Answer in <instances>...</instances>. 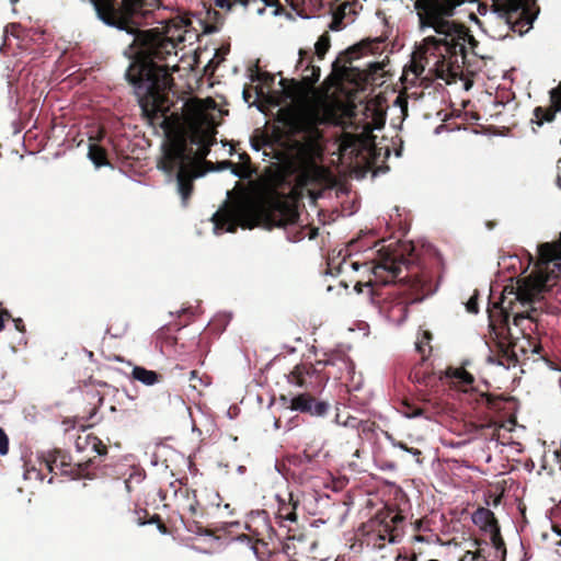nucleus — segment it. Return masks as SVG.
Wrapping results in <instances>:
<instances>
[{"instance_id":"b1692460","label":"nucleus","mask_w":561,"mask_h":561,"mask_svg":"<svg viewBox=\"0 0 561 561\" xmlns=\"http://www.w3.org/2000/svg\"><path fill=\"white\" fill-rule=\"evenodd\" d=\"M131 377L146 385V386H152L160 381H162L163 376L154 370L146 369L141 366H135L131 371Z\"/></svg>"},{"instance_id":"e2e57ef3","label":"nucleus","mask_w":561,"mask_h":561,"mask_svg":"<svg viewBox=\"0 0 561 561\" xmlns=\"http://www.w3.org/2000/svg\"><path fill=\"white\" fill-rule=\"evenodd\" d=\"M495 221H486L488 229H493L495 227Z\"/></svg>"},{"instance_id":"a19ab883","label":"nucleus","mask_w":561,"mask_h":561,"mask_svg":"<svg viewBox=\"0 0 561 561\" xmlns=\"http://www.w3.org/2000/svg\"><path fill=\"white\" fill-rule=\"evenodd\" d=\"M466 309L470 313H478L479 312L478 293L472 295L470 297V299L467 301Z\"/></svg>"},{"instance_id":"20e7f679","label":"nucleus","mask_w":561,"mask_h":561,"mask_svg":"<svg viewBox=\"0 0 561 561\" xmlns=\"http://www.w3.org/2000/svg\"><path fill=\"white\" fill-rule=\"evenodd\" d=\"M214 128L195 124L187 138L179 136L163 146L158 168L167 175L175 178L176 192L183 207L188 205L194 192V180L199 176V162L208 156L210 147L216 142Z\"/></svg>"},{"instance_id":"13d9d810","label":"nucleus","mask_w":561,"mask_h":561,"mask_svg":"<svg viewBox=\"0 0 561 561\" xmlns=\"http://www.w3.org/2000/svg\"><path fill=\"white\" fill-rule=\"evenodd\" d=\"M0 313H2L3 320L12 318L11 313L8 310H1Z\"/></svg>"},{"instance_id":"473e14b6","label":"nucleus","mask_w":561,"mask_h":561,"mask_svg":"<svg viewBox=\"0 0 561 561\" xmlns=\"http://www.w3.org/2000/svg\"><path fill=\"white\" fill-rule=\"evenodd\" d=\"M376 423L369 420H362L358 425L357 432L360 438L369 439L370 436L375 433Z\"/></svg>"},{"instance_id":"603ef678","label":"nucleus","mask_w":561,"mask_h":561,"mask_svg":"<svg viewBox=\"0 0 561 561\" xmlns=\"http://www.w3.org/2000/svg\"><path fill=\"white\" fill-rule=\"evenodd\" d=\"M318 233H319V228L312 227V228L309 229L308 238L310 240H313V239H316L318 237Z\"/></svg>"},{"instance_id":"9d476101","label":"nucleus","mask_w":561,"mask_h":561,"mask_svg":"<svg viewBox=\"0 0 561 561\" xmlns=\"http://www.w3.org/2000/svg\"><path fill=\"white\" fill-rule=\"evenodd\" d=\"M288 380L311 393L321 391L325 387L329 376H325L324 368L318 366V362L316 364L301 363L290 371Z\"/></svg>"},{"instance_id":"2f4dec72","label":"nucleus","mask_w":561,"mask_h":561,"mask_svg":"<svg viewBox=\"0 0 561 561\" xmlns=\"http://www.w3.org/2000/svg\"><path fill=\"white\" fill-rule=\"evenodd\" d=\"M476 545L478 546L477 550L473 551H466V553L460 558L459 561H485L484 552L485 548H482V543L480 541H476Z\"/></svg>"},{"instance_id":"39448f33","label":"nucleus","mask_w":561,"mask_h":561,"mask_svg":"<svg viewBox=\"0 0 561 561\" xmlns=\"http://www.w3.org/2000/svg\"><path fill=\"white\" fill-rule=\"evenodd\" d=\"M279 122L290 141L295 171L301 178H309L318 168L317 160L322 157L323 134L319 126L323 119L320 113L313 108H283Z\"/></svg>"},{"instance_id":"37998d69","label":"nucleus","mask_w":561,"mask_h":561,"mask_svg":"<svg viewBox=\"0 0 561 561\" xmlns=\"http://www.w3.org/2000/svg\"><path fill=\"white\" fill-rule=\"evenodd\" d=\"M343 26V15H334L331 23L329 24V28L331 31H340Z\"/></svg>"},{"instance_id":"a878e982","label":"nucleus","mask_w":561,"mask_h":561,"mask_svg":"<svg viewBox=\"0 0 561 561\" xmlns=\"http://www.w3.org/2000/svg\"><path fill=\"white\" fill-rule=\"evenodd\" d=\"M447 376L455 379L457 385L462 388L463 391H468V387L474 382L473 376L463 368L449 369Z\"/></svg>"},{"instance_id":"c03bdc74","label":"nucleus","mask_w":561,"mask_h":561,"mask_svg":"<svg viewBox=\"0 0 561 561\" xmlns=\"http://www.w3.org/2000/svg\"><path fill=\"white\" fill-rule=\"evenodd\" d=\"M268 140L265 136H262L260 139L252 138L251 145L252 148L256 151L261 150V148L265 145H267Z\"/></svg>"},{"instance_id":"4be33fe9","label":"nucleus","mask_w":561,"mask_h":561,"mask_svg":"<svg viewBox=\"0 0 561 561\" xmlns=\"http://www.w3.org/2000/svg\"><path fill=\"white\" fill-rule=\"evenodd\" d=\"M278 501V508L276 517L280 522H290L296 523L297 522V507L299 505V500L294 499L293 493H288L287 499H283L282 496L277 495Z\"/></svg>"},{"instance_id":"7ed1b4c3","label":"nucleus","mask_w":561,"mask_h":561,"mask_svg":"<svg viewBox=\"0 0 561 561\" xmlns=\"http://www.w3.org/2000/svg\"><path fill=\"white\" fill-rule=\"evenodd\" d=\"M537 254L535 271L518 284L516 291L514 288L508 291L514 297L508 299L505 289L501 300L488 309L492 327L508 329L511 317L516 327H522L525 320L538 325L540 307L536 304L541 305V301L537 298L561 276V232L559 240L538 244Z\"/></svg>"},{"instance_id":"4c0bfd02","label":"nucleus","mask_w":561,"mask_h":561,"mask_svg":"<svg viewBox=\"0 0 561 561\" xmlns=\"http://www.w3.org/2000/svg\"><path fill=\"white\" fill-rule=\"evenodd\" d=\"M190 386L195 389V390H198L199 388L206 386L207 383L203 380V377H201L198 375V371L197 370H191L190 371Z\"/></svg>"},{"instance_id":"a211bd4d","label":"nucleus","mask_w":561,"mask_h":561,"mask_svg":"<svg viewBox=\"0 0 561 561\" xmlns=\"http://www.w3.org/2000/svg\"><path fill=\"white\" fill-rule=\"evenodd\" d=\"M179 506L187 512L192 517H203L206 514V507L203 505L197 495V490L188 486H181L175 492Z\"/></svg>"},{"instance_id":"09e8293b","label":"nucleus","mask_w":561,"mask_h":561,"mask_svg":"<svg viewBox=\"0 0 561 561\" xmlns=\"http://www.w3.org/2000/svg\"><path fill=\"white\" fill-rule=\"evenodd\" d=\"M178 343V337L176 336H172V335H165L163 337V344L165 347H173L175 346Z\"/></svg>"},{"instance_id":"58836bf2","label":"nucleus","mask_w":561,"mask_h":561,"mask_svg":"<svg viewBox=\"0 0 561 561\" xmlns=\"http://www.w3.org/2000/svg\"><path fill=\"white\" fill-rule=\"evenodd\" d=\"M43 469H45V468L42 465H41L39 469H36L35 467L26 468L25 473H24L25 479H27V480H32V479L43 480L44 479Z\"/></svg>"},{"instance_id":"c9c22d12","label":"nucleus","mask_w":561,"mask_h":561,"mask_svg":"<svg viewBox=\"0 0 561 561\" xmlns=\"http://www.w3.org/2000/svg\"><path fill=\"white\" fill-rule=\"evenodd\" d=\"M360 421L362 420H359L355 416H352V415H348L344 421H341L339 413L335 414V419H334V422L336 424L342 425L344 427L354 428L356 431L358 428V425L360 424Z\"/></svg>"},{"instance_id":"49530a36","label":"nucleus","mask_w":561,"mask_h":561,"mask_svg":"<svg viewBox=\"0 0 561 561\" xmlns=\"http://www.w3.org/2000/svg\"><path fill=\"white\" fill-rule=\"evenodd\" d=\"M387 437L391 440L394 447H398L407 453H409L410 448L405 443L396 440L391 435H387Z\"/></svg>"},{"instance_id":"3c124183","label":"nucleus","mask_w":561,"mask_h":561,"mask_svg":"<svg viewBox=\"0 0 561 561\" xmlns=\"http://www.w3.org/2000/svg\"><path fill=\"white\" fill-rule=\"evenodd\" d=\"M14 327L20 332H25V324L21 318L13 319Z\"/></svg>"},{"instance_id":"e433bc0d","label":"nucleus","mask_w":561,"mask_h":561,"mask_svg":"<svg viewBox=\"0 0 561 561\" xmlns=\"http://www.w3.org/2000/svg\"><path fill=\"white\" fill-rule=\"evenodd\" d=\"M251 0H215V4L221 9L231 10L234 4L247 7Z\"/></svg>"},{"instance_id":"6e6552de","label":"nucleus","mask_w":561,"mask_h":561,"mask_svg":"<svg viewBox=\"0 0 561 561\" xmlns=\"http://www.w3.org/2000/svg\"><path fill=\"white\" fill-rule=\"evenodd\" d=\"M407 526V517L397 505H385L359 528L360 546L382 549L387 543L398 542Z\"/></svg>"},{"instance_id":"774afa93","label":"nucleus","mask_w":561,"mask_h":561,"mask_svg":"<svg viewBox=\"0 0 561 561\" xmlns=\"http://www.w3.org/2000/svg\"><path fill=\"white\" fill-rule=\"evenodd\" d=\"M255 92H256V94H257V95H260L263 91H262V89H261V88L255 87Z\"/></svg>"},{"instance_id":"79ce46f5","label":"nucleus","mask_w":561,"mask_h":561,"mask_svg":"<svg viewBox=\"0 0 561 561\" xmlns=\"http://www.w3.org/2000/svg\"><path fill=\"white\" fill-rule=\"evenodd\" d=\"M410 378L415 382L427 385V382H428L427 379H430L431 376L426 375V374L421 375V373L419 370H414L413 373H411Z\"/></svg>"},{"instance_id":"ea45409f","label":"nucleus","mask_w":561,"mask_h":561,"mask_svg":"<svg viewBox=\"0 0 561 561\" xmlns=\"http://www.w3.org/2000/svg\"><path fill=\"white\" fill-rule=\"evenodd\" d=\"M9 453V437L0 427V455L5 456Z\"/></svg>"},{"instance_id":"680f3d73","label":"nucleus","mask_w":561,"mask_h":561,"mask_svg":"<svg viewBox=\"0 0 561 561\" xmlns=\"http://www.w3.org/2000/svg\"><path fill=\"white\" fill-rule=\"evenodd\" d=\"M4 329V320L2 313H0V331Z\"/></svg>"},{"instance_id":"0e129e2a","label":"nucleus","mask_w":561,"mask_h":561,"mask_svg":"<svg viewBox=\"0 0 561 561\" xmlns=\"http://www.w3.org/2000/svg\"><path fill=\"white\" fill-rule=\"evenodd\" d=\"M416 347H417V351H419L422 355H424V351H425V350H424L423 345H422V344H416Z\"/></svg>"},{"instance_id":"69168bd1","label":"nucleus","mask_w":561,"mask_h":561,"mask_svg":"<svg viewBox=\"0 0 561 561\" xmlns=\"http://www.w3.org/2000/svg\"><path fill=\"white\" fill-rule=\"evenodd\" d=\"M306 0H293V5H298L299 3H305Z\"/></svg>"},{"instance_id":"338daca9","label":"nucleus","mask_w":561,"mask_h":561,"mask_svg":"<svg viewBox=\"0 0 561 561\" xmlns=\"http://www.w3.org/2000/svg\"><path fill=\"white\" fill-rule=\"evenodd\" d=\"M275 427H276V428H279V427H280V420H279V419H277V420L275 421Z\"/></svg>"},{"instance_id":"052dcab7","label":"nucleus","mask_w":561,"mask_h":561,"mask_svg":"<svg viewBox=\"0 0 561 561\" xmlns=\"http://www.w3.org/2000/svg\"><path fill=\"white\" fill-rule=\"evenodd\" d=\"M265 2L266 5H274L275 3H278V0H263Z\"/></svg>"},{"instance_id":"72a5a7b5","label":"nucleus","mask_w":561,"mask_h":561,"mask_svg":"<svg viewBox=\"0 0 561 561\" xmlns=\"http://www.w3.org/2000/svg\"><path fill=\"white\" fill-rule=\"evenodd\" d=\"M403 414L408 417H419L425 415V410L414 403L403 402Z\"/></svg>"},{"instance_id":"f257e3e1","label":"nucleus","mask_w":561,"mask_h":561,"mask_svg":"<svg viewBox=\"0 0 561 561\" xmlns=\"http://www.w3.org/2000/svg\"><path fill=\"white\" fill-rule=\"evenodd\" d=\"M348 267L355 272L363 270V274L369 276L367 280H355L356 293L367 288L374 304H379V297L383 296L380 308L396 323L407 319L411 304L422 301L433 293L430 274L419 265L412 252L408 256L386 253L376 264L373 260L353 261L350 253L348 259L341 262L339 273Z\"/></svg>"},{"instance_id":"de8ad7c7","label":"nucleus","mask_w":561,"mask_h":561,"mask_svg":"<svg viewBox=\"0 0 561 561\" xmlns=\"http://www.w3.org/2000/svg\"><path fill=\"white\" fill-rule=\"evenodd\" d=\"M104 401V398L103 397H99L98 399V404L94 405L91 411L89 412V415H88V420L91 421L95 417L96 413H98V410H99V407L103 403Z\"/></svg>"},{"instance_id":"cd10ccee","label":"nucleus","mask_w":561,"mask_h":561,"mask_svg":"<svg viewBox=\"0 0 561 561\" xmlns=\"http://www.w3.org/2000/svg\"><path fill=\"white\" fill-rule=\"evenodd\" d=\"M482 548H485L484 560L485 561H505L506 559V546L502 539L501 550L495 549V545L484 541Z\"/></svg>"},{"instance_id":"9b49d317","label":"nucleus","mask_w":561,"mask_h":561,"mask_svg":"<svg viewBox=\"0 0 561 561\" xmlns=\"http://www.w3.org/2000/svg\"><path fill=\"white\" fill-rule=\"evenodd\" d=\"M296 68H301V80L282 79L279 83L284 89H287V84H290L294 89L293 93H299L302 90L313 88V85L319 81L321 69L319 66L313 65V57L310 50L299 49V59Z\"/></svg>"},{"instance_id":"ddd939ff","label":"nucleus","mask_w":561,"mask_h":561,"mask_svg":"<svg viewBox=\"0 0 561 561\" xmlns=\"http://www.w3.org/2000/svg\"><path fill=\"white\" fill-rule=\"evenodd\" d=\"M314 393L304 392L293 397L289 400L288 408L314 417H325L331 412L332 404L329 401L317 398Z\"/></svg>"},{"instance_id":"bb28decb","label":"nucleus","mask_w":561,"mask_h":561,"mask_svg":"<svg viewBox=\"0 0 561 561\" xmlns=\"http://www.w3.org/2000/svg\"><path fill=\"white\" fill-rule=\"evenodd\" d=\"M134 520L139 525L146 524H157L158 528L162 531H167V527L159 515L154 514L149 517V513L147 510H139L134 513Z\"/></svg>"},{"instance_id":"4d7b16f0","label":"nucleus","mask_w":561,"mask_h":561,"mask_svg":"<svg viewBox=\"0 0 561 561\" xmlns=\"http://www.w3.org/2000/svg\"><path fill=\"white\" fill-rule=\"evenodd\" d=\"M397 561H416V557L408 558V557H399Z\"/></svg>"},{"instance_id":"6ab92c4d","label":"nucleus","mask_w":561,"mask_h":561,"mask_svg":"<svg viewBox=\"0 0 561 561\" xmlns=\"http://www.w3.org/2000/svg\"><path fill=\"white\" fill-rule=\"evenodd\" d=\"M75 446L78 451L94 453V457L107 454V446L92 433L79 434L75 440Z\"/></svg>"},{"instance_id":"423d86ee","label":"nucleus","mask_w":561,"mask_h":561,"mask_svg":"<svg viewBox=\"0 0 561 561\" xmlns=\"http://www.w3.org/2000/svg\"><path fill=\"white\" fill-rule=\"evenodd\" d=\"M299 218L297 208L283 199H273L267 204L251 201H238L225 205L213 215L215 230L236 232L238 227L252 229L263 226L266 229L286 227Z\"/></svg>"},{"instance_id":"0eeeda50","label":"nucleus","mask_w":561,"mask_h":561,"mask_svg":"<svg viewBox=\"0 0 561 561\" xmlns=\"http://www.w3.org/2000/svg\"><path fill=\"white\" fill-rule=\"evenodd\" d=\"M247 538L251 548L260 561H270V558L282 549L288 557V561H298L297 556L305 551L304 541L295 536H288L285 541H280L271 525L265 511L252 513L245 522Z\"/></svg>"},{"instance_id":"7c9ffc66","label":"nucleus","mask_w":561,"mask_h":561,"mask_svg":"<svg viewBox=\"0 0 561 561\" xmlns=\"http://www.w3.org/2000/svg\"><path fill=\"white\" fill-rule=\"evenodd\" d=\"M331 47V38L328 32H324L314 45V54L319 59H323Z\"/></svg>"},{"instance_id":"bf43d9fd","label":"nucleus","mask_w":561,"mask_h":561,"mask_svg":"<svg viewBox=\"0 0 561 561\" xmlns=\"http://www.w3.org/2000/svg\"><path fill=\"white\" fill-rule=\"evenodd\" d=\"M423 70H424V66L423 65H421L420 67L417 65H415L414 72L421 73Z\"/></svg>"},{"instance_id":"8fccbe9b","label":"nucleus","mask_w":561,"mask_h":561,"mask_svg":"<svg viewBox=\"0 0 561 561\" xmlns=\"http://www.w3.org/2000/svg\"><path fill=\"white\" fill-rule=\"evenodd\" d=\"M409 453H410L413 457H415V459H416V461H417L419 463H422V459H421L422 451H421L420 449L414 448V447H411V448H410V450H409Z\"/></svg>"},{"instance_id":"4468645a","label":"nucleus","mask_w":561,"mask_h":561,"mask_svg":"<svg viewBox=\"0 0 561 561\" xmlns=\"http://www.w3.org/2000/svg\"><path fill=\"white\" fill-rule=\"evenodd\" d=\"M318 366L324 368L329 379L335 380L347 379L354 371V363L343 353L332 354L324 360H318Z\"/></svg>"},{"instance_id":"f03ea898","label":"nucleus","mask_w":561,"mask_h":561,"mask_svg":"<svg viewBox=\"0 0 561 561\" xmlns=\"http://www.w3.org/2000/svg\"><path fill=\"white\" fill-rule=\"evenodd\" d=\"M461 0H415L414 8L420 30L433 28L438 36L425 37L415 55L426 65L433 64L435 73L444 79L455 76L465 65L468 46L478 41L462 23L449 20Z\"/></svg>"},{"instance_id":"dca6fc26","label":"nucleus","mask_w":561,"mask_h":561,"mask_svg":"<svg viewBox=\"0 0 561 561\" xmlns=\"http://www.w3.org/2000/svg\"><path fill=\"white\" fill-rule=\"evenodd\" d=\"M472 520L482 530L489 533L490 540L495 545V549L501 550L502 535L494 513L489 508L479 507L473 513Z\"/></svg>"},{"instance_id":"f3484780","label":"nucleus","mask_w":561,"mask_h":561,"mask_svg":"<svg viewBox=\"0 0 561 561\" xmlns=\"http://www.w3.org/2000/svg\"><path fill=\"white\" fill-rule=\"evenodd\" d=\"M289 462L293 466V477L297 479L299 483H308L316 477L318 461L307 451L294 456Z\"/></svg>"},{"instance_id":"6e6d98bb","label":"nucleus","mask_w":561,"mask_h":561,"mask_svg":"<svg viewBox=\"0 0 561 561\" xmlns=\"http://www.w3.org/2000/svg\"><path fill=\"white\" fill-rule=\"evenodd\" d=\"M251 98H252V95H251V93H250L249 89H248V88H245V89L243 90V99H244V101H245V102H248V103H250V99H251Z\"/></svg>"},{"instance_id":"864d4df0","label":"nucleus","mask_w":561,"mask_h":561,"mask_svg":"<svg viewBox=\"0 0 561 561\" xmlns=\"http://www.w3.org/2000/svg\"><path fill=\"white\" fill-rule=\"evenodd\" d=\"M557 184L559 185V187H561V159H559V161H558Z\"/></svg>"},{"instance_id":"aec40b11","label":"nucleus","mask_w":561,"mask_h":561,"mask_svg":"<svg viewBox=\"0 0 561 561\" xmlns=\"http://www.w3.org/2000/svg\"><path fill=\"white\" fill-rule=\"evenodd\" d=\"M153 405L157 411L170 414L176 410H182L185 407V402L181 396L172 394L167 390L154 398Z\"/></svg>"},{"instance_id":"393cba45","label":"nucleus","mask_w":561,"mask_h":561,"mask_svg":"<svg viewBox=\"0 0 561 561\" xmlns=\"http://www.w3.org/2000/svg\"><path fill=\"white\" fill-rule=\"evenodd\" d=\"M476 401L478 404L485 405V408L490 411L499 412L504 409L506 399L503 396L479 392L476 393Z\"/></svg>"},{"instance_id":"5701e85b","label":"nucleus","mask_w":561,"mask_h":561,"mask_svg":"<svg viewBox=\"0 0 561 561\" xmlns=\"http://www.w3.org/2000/svg\"><path fill=\"white\" fill-rule=\"evenodd\" d=\"M239 163H233L232 161H225L224 165L229 167L231 169V172L240 179L250 176L252 174L250 156L247 152H242L239 154Z\"/></svg>"},{"instance_id":"1a4fd4ad","label":"nucleus","mask_w":561,"mask_h":561,"mask_svg":"<svg viewBox=\"0 0 561 561\" xmlns=\"http://www.w3.org/2000/svg\"><path fill=\"white\" fill-rule=\"evenodd\" d=\"M91 463H93V459L89 458L85 462L72 465L71 457L61 449L48 451L39 462L50 473H60L72 478L88 474L87 470Z\"/></svg>"},{"instance_id":"a18cd8bd","label":"nucleus","mask_w":561,"mask_h":561,"mask_svg":"<svg viewBox=\"0 0 561 561\" xmlns=\"http://www.w3.org/2000/svg\"><path fill=\"white\" fill-rule=\"evenodd\" d=\"M528 346L531 347V352L535 354H540L542 351V346L539 342L533 340L531 337L527 339Z\"/></svg>"},{"instance_id":"c756f323","label":"nucleus","mask_w":561,"mask_h":561,"mask_svg":"<svg viewBox=\"0 0 561 561\" xmlns=\"http://www.w3.org/2000/svg\"><path fill=\"white\" fill-rule=\"evenodd\" d=\"M224 23V18L218 11H207V21L204 25L205 33L218 32Z\"/></svg>"},{"instance_id":"c85d7f7f","label":"nucleus","mask_w":561,"mask_h":561,"mask_svg":"<svg viewBox=\"0 0 561 561\" xmlns=\"http://www.w3.org/2000/svg\"><path fill=\"white\" fill-rule=\"evenodd\" d=\"M89 159L94 163L96 168L108 165L107 152L106 150L96 144H91L89 146L88 152Z\"/></svg>"},{"instance_id":"5fc2aeb1","label":"nucleus","mask_w":561,"mask_h":561,"mask_svg":"<svg viewBox=\"0 0 561 561\" xmlns=\"http://www.w3.org/2000/svg\"><path fill=\"white\" fill-rule=\"evenodd\" d=\"M362 45H363V44H360V45H355V46H353V47L348 48V50L346 51V54L353 55V54L358 53V51H359V49H360V46H362Z\"/></svg>"},{"instance_id":"2eb2a0df","label":"nucleus","mask_w":561,"mask_h":561,"mask_svg":"<svg viewBox=\"0 0 561 561\" xmlns=\"http://www.w3.org/2000/svg\"><path fill=\"white\" fill-rule=\"evenodd\" d=\"M549 106H536L533 111L531 123L541 127L545 123H552L558 113H561V81L549 91Z\"/></svg>"},{"instance_id":"412c9836","label":"nucleus","mask_w":561,"mask_h":561,"mask_svg":"<svg viewBox=\"0 0 561 561\" xmlns=\"http://www.w3.org/2000/svg\"><path fill=\"white\" fill-rule=\"evenodd\" d=\"M515 342H506L500 340L496 343V353L494 355L496 357V363L506 368H510L511 366H516L518 363V357L515 352Z\"/></svg>"},{"instance_id":"f704fd0d","label":"nucleus","mask_w":561,"mask_h":561,"mask_svg":"<svg viewBox=\"0 0 561 561\" xmlns=\"http://www.w3.org/2000/svg\"><path fill=\"white\" fill-rule=\"evenodd\" d=\"M274 76L267 71L261 72L256 67L255 71L251 75V81H261L263 84L271 87L274 83Z\"/></svg>"},{"instance_id":"f8f14e48","label":"nucleus","mask_w":561,"mask_h":561,"mask_svg":"<svg viewBox=\"0 0 561 561\" xmlns=\"http://www.w3.org/2000/svg\"><path fill=\"white\" fill-rule=\"evenodd\" d=\"M493 7L496 12L505 18L506 23L511 25L514 32L517 31V27H523L530 23L527 18L528 8L526 0H493ZM518 32L523 34L520 28H518Z\"/></svg>"}]
</instances>
